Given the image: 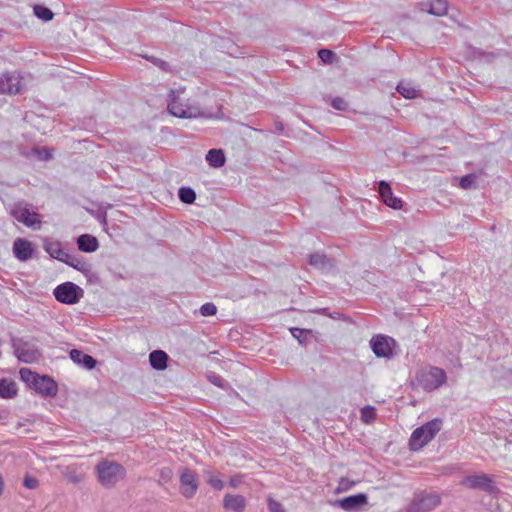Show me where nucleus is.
<instances>
[{
  "label": "nucleus",
  "instance_id": "obj_1",
  "mask_svg": "<svg viewBox=\"0 0 512 512\" xmlns=\"http://www.w3.org/2000/svg\"><path fill=\"white\" fill-rule=\"evenodd\" d=\"M184 89L171 90L168 99V111L178 118H196L201 115L198 105L189 103L182 97Z\"/></svg>",
  "mask_w": 512,
  "mask_h": 512
},
{
  "label": "nucleus",
  "instance_id": "obj_2",
  "mask_svg": "<svg viewBox=\"0 0 512 512\" xmlns=\"http://www.w3.org/2000/svg\"><path fill=\"white\" fill-rule=\"evenodd\" d=\"M98 481L106 488L114 487L126 475L125 468L114 461L103 459L95 467Z\"/></svg>",
  "mask_w": 512,
  "mask_h": 512
},
{
  "label": "nucleus",
  "instance_id": "obj_3",
  "mask_svg": "<svg viewBox=\"0 0 512 512\" xmlns=\"http://www.w3.org/2000/svg\"><path fill=\"white\" fill-rule=\"evenodd\" d=\"M441 425L442 421L440 419H433L421 427L416 428L412 432L409 440L410 449L412 451L422 449L440 431Z\"/></svg>",
  "mask_w": 512,
  "mask_h": 512
},
{
  "label": "nucleus",
  "instance_id": "obj_4",
  "mask_svg": "<svg viewBox=\"0 0 512 512\" xmlns=\"http://www.w3.org/2000/svg\"><path fill=\"white\" fill-rule=\"evenodd\" d=\"M446 373L438 367L421 370L416 375L418 384L426 391H433L446 382Z\"/></svg>",
  "mask_w": 512,
  "mask_h": 512
},
{
  "label": "nucleus",
  "instance_id": "obj_5",
  "mask_svg": "<svg viewBox=\"0 0 512 512\" xmlns=\"http://www.w3.org/2000/svg\"><path fill=\"white\" fill-rule=\"evenodd\" d=\"M53 295L60 303L73 305L80 301L84 295V291L73 282H65L54 289Z\"/></svg>",
  "mask_w": 512,
  "mask_h": 512
},
{
  "label": "nucleus",
  "instance_id": "obj_6",
  "mask_svg": "<svg viewBox=\"0 0 512 512\" xmlns=\"http://www.w3.org/2000/svg\"><path fill=\"white\" fill-rule=\"evenodd\" d=\"M439 504V495L432 493H418L415 494L412 503L407 509V512H427L436 508Z\"/></svg>",
  "mask_w": 512,
  "mask_h": 512
},
{
  "label": "nucleus",
  "instance_id": "obj_7",
  "mask_svg": "<svg viewBox=\"0 0 512 512\" xmlns=\"http://www.w3.org/2000/svg\"><path fill=\"white\" fill-rule=\"evenodd\" d=\"M12 346L14 353L21 362L32 363L39 359L40 353L38 349L28 342L22 340H13Z\"/></svg>",
  "mask_w": 512,
  "mask_h": 512
},
{
  "label": "nucleus",
  "instance_id": "obj_8",
  "mask_svg": "<svg viewBox=\"0 0 512 512\" xmlns=\"http://www.w3.org/2000/svg\"><path fill=\"white\" fill-rule=\"evenodd\" d=\"M462 485L470 489H481L488 493H494L497 488L493 484L492 478L487 474H476L465 477Z\"/></svg>",
  "mask_w": 512,
  "mask_h": 512
},
{
  "label": "nucleus",
  "instance_id": "obj_9",
  "mask_svg": "<svg viewBox=\"0 0 512 512\" xmlns=\"http://www.w3.org/2000/svg\"><path fill=\"white\" fill-rule=\"evenodd\" d=\"M11 215L23 224H41L40 215L32 211L26 203H16L10 211Z\"/></svg>",
  "mask_w": 512,
  "mask_h": 512
},
{
  "label": "nucleus",
  "instance_id": "obj_10",
  "mask_svg": "<svg viewBox=\"0 0 512 512\" xmlns=\"http://www.w3.org/2000/svg\"><path fill=\"white\" fill-rule=\"evenodd\" d=\"M198 486L196 474L190 469H183L180 475V493L185 498H192L197 492Z\"/></svg>",
  "mask_w": 512,
  "mask_h": 512
},
{
  "label": "nucleus",
  "instance_id": "obj_11",
  "mask_svg": "<svg viewBox=\"0 0 512 512\" xmlns=\"http://www.w3.org/2000/svg\"><path fill=\"white\" fill-rule=\"evenodd\" d=\"M391 343H394V340L384 335L374 336L370 340V346L374 354L383 358H390L393 355Z\"/></svg>",
  "mask_w": 512,
  "mask_h": 512
},
{
  "label": "nucleus",
  "instance_id": "obj_12",
  "mask_svg": "<svg viewBox=\"0 0 512 512\" xmlns=\"http://www.w3.org/2000/svg\"><path fill=\"white\" fill-rule=\"evenodd\" d=\"M13 255L16 259L21 262H26L33 257L34 246L33 244L24 238H16L12 247Z\"/></svg>",
  "mask_w": 512,
  "mask_h": 512
},
{
  "label": "nucleus",
  "instance_id": "obj_13",
  "mask_svg": "<svg viewBox=\"0 0 512 512\" xmlns=\"http://www.w3.org/2000/svg\"><path fill=\"white\" fill-rule=\"evenodd\" d=\"M308 262L315 269L325 273L332 272L336 268V263L333 258H329L327 255L319 252L310 254Z\"/></svg>",
  "mask_w": 512,
  "mask_h": 512
},
{
  "label": "nucleus",
  "instance_id": "obj_14",
  "mask_svg": "<svg viewBox=\"0 0 512 512\" xmlns=\"http://www.w3.org/2000/svg\"><path fill=\"white\" fill-rule=\"evenodd\" d=\"M378 192L381 200L393 209H400L402 207V200L394 196L390 184L384 180L379 182Z\"/></svg>",
  "mask_w": 512,
  "mask_h": 512
},
{
  "label": "nucleus",
  "instance_id": "obj_15",
  "mask_svg": "<svg viewBox=\"0 0 512 512\" xmlns=\"http://www.w3.org/2000/svg\"><path fill=\"white\" fill-rule=\"evenodd\" d=\"M33 388L43 396H55L58 391L56 382L46 375L39 376Z\"/></svg>",
  "mask_w": 512,
  "mask_h": 512
},
{
  "label": "nucleus",
  "instance_id": "obj_16",
  "mask_svg": "<svg viewBox=\"0 0 512 512\" xmlns=\"http://www.w3.org/2000/svg\"><path fill=\"white\" fill-rule=\"evenodd\" d=\"M337 503L342 509L346 511H353L367 503V496L363 493L351 495L343 499H339Z\"/></svg>",
  "mask_w": 512,
  "mask_h": 512
},
{
  "label": "nucleus",
  "instance_id": "obj_17",
  "mask_svg": "<svg viewBox=\"0 0 512 512\" xmlns=\"http://www.w3.org/2000/svg\"><path fill=\"white\" fill-rule=\"evenodd\" d=\"M21 91L19 79L10 74H4L0 78V93L18 94Z\"/></svg>",
  "mask_w": 512,
  "mask_h": 512
},
{
  "label": "nucleus",
  "instance_id": "obj_18",
  "mask_svg": "<svg viewBox=\"0 0 512 512\" xmlns=\"http://www.w3.org/2000/svg\"><path fill=\"white\" fill-rule=\"evenodd\" d=\"M223 507L233 512H244L246 499L242 495L226 494L223 498Z\"/></svg>",
  "mask_w": 512,
  "mask_h": 512
},
{
  "label": "nucleus",
  "instance_id": "obj_19",
  "mask_svg": "<svg viewBox=\"0 0 512 512\" xmlns=\"http://www.w3.org/2000/svg\"><path fill=\"white\" fill-rule=\"evenodd\" d=\"M70 358L73 360V362L88 370L95 368L97 363V361L92 356L77 349H72L70 351Z\"/></svg>",
  "mask_w": 512,
  "mask_h": 512
},
{
  "label": "nucleus",
  "instance_id": "obj_20",
  "mask_svg": "<svg viewBox=\"0 0 512 512\" xmlns=\"http://www.w3.org/2000/svg\"><path fill=\"white\" fill-rule=\"evenodd\" d=\"M77 245H78V249L85 253L95 252L99 247L97 238L90 234L80 235L77 238Z\"/></svg>",
  "mask_w": 512,
  "mask_h": 512
},
{
  "label": "nucleus",
  "instance_id": "obj_21",
  "mask_svg": "<svg viewBox=\"0 0 512 512\" xmlns=\"http://www.w3.org/2000/svg\"><path fill=\"white\" fill-rule=\"evenodd\" d=\"M168 354L162 350H154L149 354V362L155 370H165L167 368Z\"/></svg>",
  "mask_w": 512,
  "mask_h": 512
},
{
  "label": "nucleus",
  "instance_id": "obj_22",
  "mask_svg": "<svg viewBox=\"0 0 512 512\" xmlns=\"http://www.w3.org/2000/svg\"><path fill=\"white\" fill-rule=\"evenodd\" d=\"M423 5L425 6L423 10L435 16H443L448 10L447 0H428Z\"/></svg>",
  "mask_w": 512,
  "mask_h": 512
},
{
  "label": "nucleus",
  "instance_id": "obj_23",
  "mask_svg": "<svg viewBox=\"0 0 512 512\" xmlns=\"http://www.w3.org/2000/svg\"><path fill=\"white\" fill-rule=\"evenodd\" d=\"M44 250L54 259L62 262L66 251L62 249L60 242L46 239L43 243Z\"/></svg>",
  "mask_w": 512,
  "mask_h": 512
},
{
  "label": "nucleus",
  "instance_id": "obj_24",
  "mask_svg": "<svg viewBox=\"0 0 512 512\" xmlns=\"http://www.w3.org/2000/svg\"><path fill=\"white\" fill-rule=\"evenodd\" d=\"M62 262L73 267L74 269H76L80 272L89 271V264L85 260H83L82 258H79L77 256L71 255L68 252L64 256Z\"/></svg>",
  "mask_w": 512,
  "mask_h": 512
},
{
  "label": "nucleus",
  "instance_id": "obj_25",
  "mask_svg": "<svg viewBox=\"0 0 512 512\" xmlns=\"http://www.w3.org/2000/svg\"><path fill=\"white\" fill-rule=\"evenodd\" d=\"M225 160L224 152L221 149H211L206 154V161L214 168L222 167Z\"/></svg>",
  "mask_w": 512,
  "mask_h": 512
},
{
  "label": "nucleus",
  "instance_id": "obj_26",
  "mask_svg": "<svg viewBox=\"0 0 512 512\" xmlns=\"http://www.w3.org/2000/svg\"><path fill=\"white\" fill-rule=\"evenodd\" d=\"M17 389L15 382L8 380V379H2L0 380V397L9 399L16 395Z\"/></svg>",
  "mask_w": 512,
  "mask_h": 512
},
{
  "label": "nucleus",
  "instance_id": "obj_27",
  "mask_svg": "<svg viewBox=\"0 0 512 512\" xmlns=\"http://www.w3.org/2000/svg\"><path fill=\"white\" fill-rule=\"evenodd\" d=\"M397 91L407 99L416 98L419 94V89L413 86L410 82H400L397 85Z\"/></svg>",
  "mask_w": 512,
  "mask_h": 512
},
{
  "label": "nucleus",
  "instance_id": "obj_28",
  "mask_svg": "<svg viewBox=\"0 0 512 512\" xmlns=\"http://www.w3.org/2000/svg\"><path fill=\"white\" fill-rule=\"evenodd\" d=\"M179 199L185 204H192L196 199L195 191L190 187H181L178 191Z\"/></svg>",
  "mask_w": 512,
  "mask_h": 512
},
{
  "label": "nucleus",
  "instance_id": "obj_29",
  "mask_svg": "<svg viewBox=\"0 0 512 512\" xmlns=\"http://www.w3.org/2000/svg\"><path fill=\"white\" fill-rule=\"evenodd\" d=\"M19 374L21 380L30 385L31 387H34L36 380L39 377L38 374L34 373L28 368H21Z\"/></svg>",
  "mask_w": 512,
  "mask_h": 512
},
{
  "label": "nucleus",
  "instance_id": "obj_30",
  "mask_svg": "<svg viewBox=\"0 0 512 512\" xmlns=\"http://www.w3.org/2000/svg\"><path fill=\"white\" fill-rule=\"evenodd\" d=\"M34 14L39 18V19H42L44 21H50L52 20L53 18V12L45 7V6H42V5H35L34 6Z\"/></svg>",
  "mask_w": 512,
  "mask_h": 512
},
{
  "label": "nucleus",
  "instance_id": "obj_31",
  "mask_svg": "<svg viewBox=\"0 0 512 512\" xmlns=\"http://www.w3.org/2000/svg\"><path fill=\"white\" fill-rule=\"evenodd\" d=\"M104 231L115 242H120L124 236L121 226H104Z\"/></svg>",
  "mask_w": 512,
  "mask_h": 512
},
{
  "label": "nucleus",
  "instance_id": "obj_32",
  "mask_svg": "<svg viewBox=\"0 0 512 512\" xmlns=\"http://www.w3.org/2000/svg\"><path fill=\"white\" fill-rule=\"evenodd\" d=\"M376 417L375 408L372 406H365L361 409V419L365 423L372 422Z\"/></svg>",
  "mask_w": 512,
  "mask_h": 512
},
{
  "label": "nucleus",
  "instance_id": "obj_33",
  "mask_svg": "<svg viewBox=\"0 0 512 512\" xmlns=\"http://www.w3.org/2000/svg\"><path fill=\"white\" fill-rule=\"evenodd\" d=\"M207 379L209 382H211L213 385L220 387V388H226L228 383L218 374L214 372H210L207 374Z\"/></svg>",
  "mask_w": 512,
  "mask_h": 512
},
{
  "label": "nucleus",
  "instance_id": "obj_34",
  "mask_svg": "<svg viewBox=\"0 0 512 512\" xmlns=\"http://www.w3.org/2000/svg\"><path fill=\"white\" fill-rule=\"evenodd\" d=\"M477 176L475 174H468L460 179V187L467 190L474 186Z\"/></svg>",
  "mask_w": 512,
  "mask_h": 512
},
{
  "label": "nucleus",
  "instance_id": "obj_35",
  "mask_svg": "<svg viewBox=\"0 0 512 512\" xmlns=\"http://www.w3.org/2000/svg\"><path fill=\"white\" fill-rule=\"evenodd\" d=\"M207 482L216 490H222L224 483L221 479L215 477L211 472H207Z\"/></svg>",
  "mask_w": 512,
  "mask_h": 512
},
{
  "label": "nucleus",
  "instance_id": "obj_36",
  "mask_svg": "<svg viewBox=\"0 0 512 512\" xmlns=\"http://www.w3.org/2000/svg\"><path fill=\"white\" fill-rule=\"evenodd\" d=\"M202 316H213L217 313V307L213 303H205L200 307Z\"/></svg>",
  "mask_w": 512,
  "mask_h": 512
},
{
  "label": "nucleus",
  "instance_id": "obj_37",
  "mask_svg": "<svg viewBox=\"0 0 512 512\" xmlns=\"http://www.w3.org/2000/svg\"><path fill=\"white\" fill-rule=\"evenodd\" d=\"M318 56L324 63H332L335 53L329 49H320Z\"/></svg>",
  "mask_w": 512,
  "mask_h": 512
},
{
  "label": "nucleus",
  "instance_id": "obj_38",
  "mask_svg": "<svg viewBox=\"0 0 512 512\" xmlns=\"http://www.w3.org/2000/svg\"><path fill=\"white\" fill-rule=\"evenodd\" d=\"M331 105L334 109L344 111L348 107V103L341 97H335L331 101Z\"/></svg>",
  "mask_w": 512,
  "mask_h": 512
},
{
  "label": "nucleus",
  "instance_id": "obj_39",
  "mask_svg": "<svg viewBox=\"0 0 512 512\" xmlns=\"http://www.w3.org/2000/svg\"><path fill=\"white\" fill-rule=\"evenodd\" d=\"M268 509L270 512H285L282 504L273 498H268Z\"/></svg>",
  "mask_w": 512,
  "mask_h": 512
},
{
  "label": "nucleus",
  "instance_id": "obj_40",
  "mask_svg": "<svg viewBox=\"0 0 512 512\" xmlns=\"http://www.w3.org/2000/svg\"><path fill=\"white\" fill-rule=\"evenodd\" d=\"M34 152L40 160L47 161L52 158V153L50 152V150L46 148H37L34 149Z\"/></svg>",
  "mask_w": 512,
  "mask_h": 512
},
{
  "label": "nucleus",
  "instance_id": "obj_41",
  "mask_svg": "<svg viewBox=\"0 0 512 512\" xmlns=\"http://www.w3.org/2000/svg\"><path fill=\"white\" fill-rule=\"evenodd\" d=\"M291 331V334L297 338L299 340V343L300 344H303L304 343V340H303V337L304 335L308 332L307 330H304V329H300V328H297V327H294V328H291L290 329Z\"/></svg>",
  "mask_w": 512,
  "mask_h": 512
},
{
  "label": "nucleus",
  "instance_id": "obj_42",
  "mask_svg": "<svg viewBox=\"0 0 512 512\" xmlns=\"http://www.w3.org/2000/svg\"><path fill=\"white\" fill-rule=\"evenodd\" d=\"M23 484L28 489H36L39 486V481L34 477L26 476Z\"/></svg>",
  "mask_w": 512,
  "mask_h": 512
},
{
  "label": "nucleus",
  "instance_id": "obj_43",
  "mask_svg": "<svg viewBox=\"0 0 512 512\" xmlns=\"http://www.w3.org/2000/svg\"><path fill=\"white\" fill-rule=\"evenodd\" d=\"M147 59L150 60L151 62H153L155 65H157L158 67H160L163 70H167V68H168V64L165 61L161 60V59H158V58L153 57V56L152 57H148Z\"/></svg>",
  "mask_w": 512,
  "mask_h": 512
},
{
  "label": "nucleus",
  "instance_id": "obj_44",
  "mask_svg": "<svg viewBox=\"0 0 512 512\" xmlns=\"http://www.w3.org/2000/svg\"><path fill=\"white\" fill-rule=\"evenodd\" d=\"M229 483L233 488H237L239 485H241L243 483V476L242 475L233 476L230 478Z\"/></svg>",
  "mask_w": 512,
  "mask_h": 512
},
{
  "label": "nucleus",
  "instance_id": "obj_45",
  "mask_svg": "<svg viewBox=\"0 0 512 512\" xmlns=\"http://www.w3.org/2000/svg\"><path fill=\"white\" fill-rule=\"evenodd\" d=\"M171 474H172V472H171V470H170V469H163V470L161 471V477H162V479H164V480H168V479H170Z\"/></svg>",
  "mask_w": 512,
  "mask_h": 512
},
{
  "label": "nucleus",
  "instance_id": "obj_46",
  "mask_svg": "<svg viewBox=\"0 0 512 512\" xmlns=\"http://www.w3.org/2000/svg\"><path fill=\"white\" fill-rule=\"evenodd\" d=\"M6 418V412L4 410H0V420H3Z\"/></svg>",
  "mask_w": 512,
  "mask_h": 512
},
{
  "label": "nucleus",
  "instance_id": "obj_47",
  "mask_svg": "<svg viewBox=\"0 0 512 512\" xmlns=\"http://www.w3.org/2000/svg\"><path fill=\"white\" fill-rule=\"evenodd\" d=\"M71 481H73V482H78V481H79V479H78L77 477H73V478H71Z\"/></svg>",
  "mask_w": 512,
  "mask_h": 512
}]
</instances>
